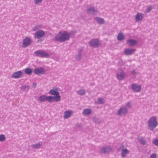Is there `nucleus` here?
Instances as JSON below:
<instances>
[{
    "mask_svg": "<svg viewBox=\"0 0 158 158\" xmlns=\"http://www.w3.org/2000/svg\"><path fill=\"white\" fill-rule=\"evenodd\" d=\"M92 113V110L90 109H86L84 110L82 114L84 116H87L90 115Z\"/></svg>",
    "mask_w": 158,
    "mask_h": 158,
    "instance_id": "obj_19",
    "label": "nucleus"
},
{
    "mask_svg": "<svg viewBox=\"0 0 158 158\" xmlns=\"http://www.w3.org/2000/svg\"><path fill=\"white\" fill-rule=\"evenodd\" d=\"M60 91V89L59 87H53L50 90L48 93L50 95L54 96L55 101L58 102L60 101L61 99L59 93Z\"/></svg>",
    "mask_w": 158,
    "mask_h": 158,
    "instance_id": "obj_2",
    "label": "nucleus"
},
{
    "mask_svg": "<svg viewBox=\"0 0 158 158\" xmlns=\"http://www.w3.org/2000/svg\"><path fill=\"white\" fill-rule=\"evenodd\" d=\"M124 39V36L122 32L119 33L117 36L118 40H122Z\"/></svg>",
    "mask_w": 158,
    "mask_h": 158,
    "instance_id": "obj_26",
    "label": "nucleus"
},
{
    "mask_svg": "<svg viewBox=\"0 0 158 158\" xmlns=\"http://www.w3.org/2000/svg\"><path fill=\"white\" fill-rule=\"evenodd\" d=\"M45 72V69L41 67H37L33 71L34 73L37 75L44 74Z\"/></svg>",
    "mask_w": 158,
    "mask_h": 158,
    "instance_id": "obj_12",
    "label": "nucleus"
},
{
    "mask_svg": "<svg viewBox=\"0 0 158 158\" xmlns=\"http://www.w3.org/2000/svg\"><path fill=\"white\" fill-rule=\"evenodd\" d=\"M128 113V110L125 107H121L117 111L118 115L120 116H123L126 115Z\"/></svg>",
    "mask_w": 158,
    "mask_h": 158,
    "instance_id": "obj_10",
    "label": "nucleus"
},
{
    "mask_svg": "<svg viewBox=\"0 0 158 158\" xmlns=\"http://www.w3.org/2000/svg\"><path fill=\"white\" fill-rule=\"evenodd\" d=\"M81 19H83V18H81Z\"/></svg>",
    "mask_w": 158,
    "mask_h": 158,
    "instance_id": "obj_42",
    "label": "nucleus"
},
{
    "mask_svg": "<svg viewBox=\"0 0 158 158\" xmlns=\"http://www.w3.org/2000/svg\"><path fill=\"white\" fill-rule=\"evenodd\" d=\"M73 112L71 110L64 111L63 113V117L64 119H67L70 117L73 114Z\"/></svg>",
    "mask_w": 158,
    "mask_h": 158,
    "instance_id": "obj_13",
    "label": "nucleus"
},
{
    "mask_svg": "<svg viewBox=\"0 0 158 158\" xmlns=\"http://www.w3.org/2000/svg\"><path fill=\"white\" fill-rule=\"evenodd\" d=\"M157 119L156 117L152 116L148 120V126L150 130L153 131L158 126V122Z\"/></svg>",
    "mask_w": 158,
    "mask_h": 158,
    "instance_id": "obj_3",
    "label": "nucleus"
},
{
    "mask_svg": "<svg viewBox=\"0 0 158 158\" xmlns=\"http://www.w3.org/2000/svg\"><path fill=\"white\" fill-rule=\"evenodd\" d=\"M47 96L43 95L40 96L39 98V101L41 102H44L47 101Z\"/></svg>",
    "mask_w": 158,
    "mask_h": 158,
    "instance_id": "obj_22",
    "label": "nucleus"
},
{
    "mask_svg": "<svg viewBox=\"0 0 158 158\" xmlns=\"http://www.w3.org/2000/svg\"><path fill=\"white\" fill-rule=\"evenodd\" d=\"M87 11L90 13H94L97 11V10L93 7H90L87 10Z\"/></svg>",
    "mask_w": 158,
    "mask_h": 158,
    "instance_id": "obj_29",
    "label": "nucleus"
},
{
    "mask_svg": "<svg viewBox=\"0 0 158 158\" xmlns=\"http://www.w3.org/2000/svg\"><path fill=\"white\" fill-rule=\"evenodd\" d=\"M94 20L99 24H103L104 23V19L101 18L96 17L94 18Z\"/></svg>",
    "mask_w": 158,
    "mask_h": 158,
    "instance_id": "obj_21",
    "label": "nucleus"
},
{
    "mask_svg": "<svg viewBox=\"0 0 158 158\" xmlns=\"http://www.w3.org/2000/svg\"><path fill=\"white\" fill-rule=\"evenodd\" d=\"M127 43L129 46H134L138 43L137 41L132 39L127 40Z\"/></svg>",
    "mask_w": 158,
    "mask_h": 158,
    "instance_id": "obj_17",
    "label": "nucleus"
},
{
    "mask_svg": "<svg viewBox=\"0 0 158 158\" xmlns=\"http://www.w3.org/2000/svg\"><path fill=\"white\" fill-rule=\"evenodd\" d=\"M105 99L103 98H99L96 103L98 104H102L105 102Z\"/></svg>",
    "mask_w": 158,
    "mask_h": 158,
    "instance_id": "obj_23",
    "label": "nucleus"
},
{
    "mask_svg": "<svg viewBox=\"0 0 158 158\" xmlns=\"http://www.w3.org/2000/svg\"><path fill=\"white\" fill-rule=\"evenodd\" d=\"M122 60H121V61H120V62H121V63H123V61H121Z\"/></svg>",
    "mask_w": 158,
    "mask_h": 158,
    "instance_id": "obj_41",
    "label": "nucleus"
},
{
    "mask_svg": "<svg viewBox=\"0 0 158 158\" xmlns=\"http://www.w3.org/2000/svg\"><path fill=\"white\" fill-rule=\"evenodd\" d=\"M45 31L41 30H39L35 32L34 37L36 39L42 38L45 36Z\"/></svg>",
    "mask_w": 158,
    "mask_h": 158,
    "instance_id": "obj_8",
    "label": "nucleus"
},
{
    "mask_svg": "<svg viewBox=\"0 0 158 158\" xmlns=\"http://www.w3.org/2000/svg\"><path fill=\"white\" fill-rule=\"evenodd\" d=\"M131 88L132 91L135 93L140 92L142 89L141 85L136 83L132 84Z\"/></svg>",
    "mask_w": 158,
    "mask_h": 158,
    "instance_id": "obj_11",
    "label": "nucleus"
},
{
    "mask_svg": "<svg viewBox=\"0 0 158 158\" xmlns=\"http://www.w3.org/2000/svg\"><path fill=\"white\" fill-rule=\"evenodd\" d=\"M136 51L135 49L127 48L124 50V54L127 56L132 55Z\"/></svg>",
    "mask_w": 158,
    "mask_h": 158,
    "instance_id": "obj_15",
    "label": "nucleus"
},
{
    "mask_svg": "<svg viewBox=\"0 0 158 158\" xmlns=\"http://www.w3.org/2000/svg\"><path fill=\"white\" fill-rule=\"evenodd\" d=\"M36 25L38 29H41L42 28V26L41 24H37Z\"/></svg>",
    "mask_w": 158,
    "mask_h": 158,
    "instance_id": "obj_36",
    "label": "nucleus"
},
{
    "mask_svg": "<svg viewBox=\"0 0 158 158\" xmlns=\"http://www.w3.org/2000/svg\"><path fill=\"white\" fill-rule=\"evenodd\" d=\"M89 44L91 47L97 48L101 45V43L98 39H93L89 42Z\"/></svg>",
    "mask_w": 158,
    "mask_h": 158,
    "instance_id": "obj_5",
    "label": "nucleus"
},
{
    "mask_svg": "<svg viewBox=\"0 0 158 158\" xmlns=\"http://www.w3.org/2000/svg\"><path fill=\"white\" fill-rule=\"evenodd\" d=\"M153 143L155 145L158 146V139H155L153 141Z\"/></svg>",
    "mask_w": 158,
    "mask_h": 158,
    "instance_id": "obj_32",
    "label": "nucleus"
},
{
    "mask_svg": "<svg viewBox=\"0 0 158 158\" xmlns=\"http://www.w3.org/2000/svg\"><path fill=\"white\" fill-rule=\"evenodd\" d=\"M85 90L84 89H81L77 91V93L78 94L80 95H83L85 93Z\"/></svg>",
    "mask_w": 158,
    "mask_h": 158,
    "instance_id": "obj_28",
    "label": "nucleus"
},
{
    "mask_svg": "<svg viewBox=\"0 0 158 158\" xmlns=\"http://www.w3.org/2000/svg\"><path fill=\"white\" fill-rule=\"evenodd\" d=\"M126 75V74L123 70L121 69L118 70L117 74V77L119 80L121 81L124 80L125 78Z\"/></svg>",
    "mask_w": 158,
    "mask_h": 158,
    "instance_id": "obj_9",
    "label": "nucleus"
},
{
    "mask_svg": "<svg viewBox=\"0 0 158 158\" xmlns=\"http://www.w3.org/2000/svg\"><path fill=\"white\" fill-rule=\"evenodd\" d=\"M143 17L142 13L138 12L135 16V20L137 22H140L142 21Z\"/></svg>",
    "mask_w": 158,
    "mask_h": 158,
    "instance_id": "obj_16",
    "label": "nucleus"
},
{
    "mask_svg": "<svg viewBox=\"0 0 158 158\" xmlns=\"http://www.w3.org/2000/svg\"><path fill=\"white\" fill-rule=\"evenodd\" d=\"M35 56L41 57L48 58L50 55L43 50H38L34 52Z\"/></svg>",
    "mask_w": 158,
    "mask_h": 158,
    "instance_id": "obj_4",
    "label": "nucleus"
},
{
    "mask_svg": "<svg viewBox=\"0 0 158 158\" xmlns=\"http://www.w3.org/2000/svg\"><path fill=\"white\" fill-rule=\"evenodd\" d=\"M25 87H26V86H22V89H23V88H25Z\"/></svg>",
    "mask_w": 158,
    "mask_h": 158,
    "instance_id": "obj_40",
    "label": "nucleus"
},
{
    "mask_svg": "<svg viewBox=\"0 0 158 158\" xmlns=\"http://www.w3.org/2000/svg\"><path fill=\"white\" fill-rule=\"evenodd\" d=\"M108 146L104 147L102 148L100 150V153L102 154H105L108 152Z\"/></svg>",
    "mask_w": 158,
    "mask_h": 158,
    "instance_id": "obj_24",
    "label": "nucleus"
},
{
    "mask_svg": "<svg viewBox=\"0 0 158 158\" xmlns=\"http://www.w3.org/2000/svg\"><path fill=\"white\" fill-rule=\"evenodd\" d=\"M119 151H121V156L123 158L125 157L127 154L129 153V151L127 148H124V146L122 145L119 147L118 148Z\"/></svg>",
    "mask_w": 158,
    "mask_h": 158,
    "instance_id": "obj_6",
    "label": "nucleus"
},
{
    "mask_svg": "<svg viewBox=\"0 0 158 158\" xmlns=\"http://www.w3.org/2000/svg\"><path fill=\"white\" fill-rule=\"evenodd\" d=\"M32 42L31 38L27 36L25 37L23 40L22 47L25 48L30 45Z\"/></svg>",
    "mask_w": 158,
    "mask_h": 158,
    "instance_id": "obj_7",
    "label": "nucleus"
},
{
    "mask_svg": "<svg viewBox=\"0 0 158 158\" xmlns=\"http://www.w3.org/2000/svg\"><path fill=\"white\" fill-rule=\"evenodd\" d=\"M152 8L151 6L148 7L146 9V12L148 13L150 11L152 10Z\"/></svg>",
    "mask_w": 158,
    "mask_h": 158,
    "instance_id": "obj_33",
    "label": "nucleus"
},
{
    "mask_svg": "<svg viewBox=\"0 0 158 158\" xmlns=\"http://www.w3.org/2000/svg\"><path fill=\"white\" fill-rule=\"evenodd\" d=\"M75 34V31H71L69 32L67 31H60L54 37V40L63 42L69 40L70 36Z\"/></svg>",
    "mask_w": 158,
    "mask_h": 158,
    "instance_id": "obj_1",
    "label": "nucleus"
},
{
    "mask_svg": "<svg viewBox=\"0 0 158 158\" xmlns=\"http://www.w3.org/2000/svg\"><path fill=\"white\" fill-rule=\"evenodd\" d=\"M126 106L130 108L131 107V104L129 102H128L126 103Z\"/></svg>",
    "mask_w": 158,
    "mask_h": 158,
    "instance_id": "obj_38",
    "label": "nucleus"
},
{
    "mask_svg": "<svg viewBox=\"0 0 158 158\" xmlns=\"http://www.w3.org/2000/svg\"><path fill=\"white\" fill-rule=\"evenodd\" d=\"M37 85V84L35 83H34L32 84V87L34 88H35L36 87Z\"/></svg>",
    "mask_w": 158,
    "mask_h": 158,
    "instance_id": "obj_39",
    "label": "nucleus"
},
{
    "mask_svg": "<svg viewBox=\"0 0 158 158\" xmlns=\"http://www.w3.org/2000/svg\"><path fill=\"white\" fill-rule=\"evenodd\" d=\"M42 142L41 141H40L33 144L31 146L32 147L34 148L40 149L41 148L42 146Z\"/></svg>",
    "mask_w": 158,
    "mask_h": 158,
    "instance_id": "obj_18",
    "label": "nucleus"
},
{
    "mask_svg": "<svg viewBox=\"0 0 158 158\" xmlns=\"http://www.w3.org/2000/svg\"><path fill=\"white\" fill-rule=\"evenodd\" d=\"M137 139L139 142L142 145H144L146 144V141L142 136L138 137Z\"/></svg>",
    "mask_w": 158,
    "mask_h": 158,
    "instance_id": "obj_20",
    "label": "nucleus"
},
{
    "mask_svg": "<svg viewBox=\"0 0 158 158\" xmlns=\"http://www.w3.org/2000/svg\"><path fill=\"white\" fill-rule=\"evenodd\" d=\"M24 72L26 74L30 75L32 73V70L31 69L26 68L24 69Z\"/></svg>",
    "mask_w": 158,
    "mask_h": 158,
    "instance_id": "obj_25",
    "label": "nucleus"
},
{
    "mask_svg": "<svg viewBox=\"0 0 158 158\" xmlns=\"http://www.w3.org/2000/svg\"><path fill=\"white\" fill-rule=\"evenodd\" d=\"M6 137L4 135H0V142H3L6 140Z\"/></svg>",
    "mask_w": 158,
    "mask_h": 158,
    "instance_id": "obj_30",
    "label": "nucleus"
},
{
    "mask_svg": "<svg viewBox=\"0 0 158 158\" xmlns=\"http://www.w3.org/2000/svg\"><path fill=\"white\" fill-rule=\"evenodd\" d=\"M23 73V72L22 71H19L14 73L12 75V77L14 78L18 79L21 77Z\"/></svg>",
    "mask_w": 158,
    "mask_h": 158,
    "instance_id": "obj_14",
    "label": "nucleus"
},
{
    "mask_svg": "<svg viewBox=\"0 0 158 158\" xmlns=\"http://www.w3.org/2000/svg\"><path fill=\"white\" fill-rule=\"evenodd\" d=\"M38 29L37 28V27L36 25L35 26L33 27L32 28V31H35Z\"/></svg>",
    "mask_w": 158,
    "mask_h": 158,
    "instance_id": "obj_35",
    "label": "nucleus"
},
{
    "mask_svg": "<svg viewBox=\"0 0 158 158\" xmlns=\"http://www.w3.org/2000/svg\"><path fill=\"white\" fill-rule=\"evenodd\" d=\"M156 156L155 153L152 154L150 156V158H156Z\"/></svg>",
    "mask_w": 158,
    "mask_h": 158,
    "instance_id": "obj_34",
    "label": "nucleus"
},
{
    "mask_svg": "<svg viewBox=\"0 0 158 158\" xmlns=\"http://www.w3.org/2000/svg\"><path fill=\"white\" fill-rule=\"evenodd\" d=\"M110 148H109V150H110Z\"/></svg>",
    "mask_w": 158,
    "mask_h": 158,
    "instance_id": "obj_43",
    "label": "nucleus"
},
{
    "mask_svg": "<svg viewBox=\"0 0 158 158\" xmlns=\"http://www.w3.org/2000/svg\"><path fill=\"white\" fill-rule=\"evenodd\" d=\"M53 100L55 101V97L52 96H47V101L48 102H51Z\"/></svg>",
    "mask_w": 158,
    "mask_h": 158,
    "instance_id": "obj_27",
    "label": "nucleus"
},
{
    "mask_svg": "<svg viewBox=\"0 0 158 158\" xmlns=\"http://www.w3.org/2000/svg\"><path fill=\"white\" fill-rule=\"evenodd\" d=\"M131 74L135 75L137 74V73L135 70H133L131 71Z\"/></svg>",
    "mask_w": 158,
    "mask_h": 158,
    "instance_id": "obj_37",
    "label": "nucleus"
},
{
    "mask_svg": "<svg viewBox=\"0 0 158 158\" xmlns=\"http://www.w3.org/2000/svg\"><path fill=\"white\" fill-rule=\"evenodd\" d=\"M35 4L36 5H39L41 4L43 2V0H32Z\"/></svg>",
    "mask_w": 158,
    "mask_h": 158,
    "instance_id": "obj_31",
    "label": "nucleus"
}]
</instances>
